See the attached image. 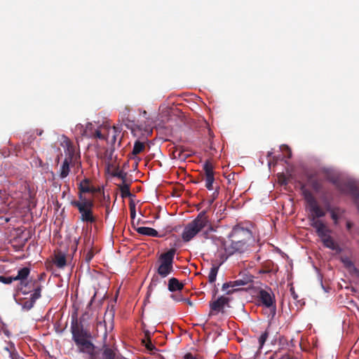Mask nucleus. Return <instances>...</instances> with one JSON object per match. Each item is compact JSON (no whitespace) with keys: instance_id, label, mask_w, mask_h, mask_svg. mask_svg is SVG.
Returning a JSON list of instances; mask_svg holds the SVG:
<instances>
[{"instance_id":"nucleus-1","label":"nucleus","mask_w":359,"mask_h":359,"mask_svg":"<svg viewBox=\"0 0 359 359\" xmlns=\"http://www.w3.org/2000/svg\"><path fill=\"white\" fill-rule=\"evenodd\" d=\"M205 227L212 229V224L207 215V212L203 210L191 222L188 223L182 232V238L184 242H189Z\"/></svg>"},{"instance_id":"nucleus-2","label":"nucleus","mask_w":359,"mask_h":359,"mask_svg":"<svg viewBox=\"0 0 359 359\" xmlns=\"http://www.w3.org/2000/svg\"><path fill=\"white\" fill-rule=\"evenodd\" d=\"M70 205L78 209L80 220L87 224L95 223L97 220L93 214L94 201L93 199L72 200Z\"/></svg>"},{"instance_id":"nucleus-3","label":"nucleus","mask_w":359,"mask_h":359,"mask_svg":"<svg viewBox=\"0 0 359 359\" xmlns=\"http://www.w3.org/2000/svg\"><path fill=\"white\" fill-rule=\"evenodd\" d=\"M302 190L304 198L311 212V215L309 216L310 224L315 221H321L319 218L325 217L326 212L322 209L313 194L306 189L304 185L302 187Z\"/></svg>"},{"instance_id":"nucleus-4","label":"nucleus","mask_w":359,"mask_h":359,"mask_svg":"<svg viewBox=\"0 0 359 359\" xmlns=\"http://www.w3.org/2000/svg\"><path fill=\"white\" fill-rule=\"evenodd\" d=\"M175 253L176 249L171 248L160 255L158 258L160 264L157 269V273L161 277L165 278L173 272V260Z\"/></svg>"},{"instance_id":"nucleus-5","label":"nucleus","mask_w":359,"mask_h":359,"mask_svg":"<svg viewBox=\"0 0 359 359\" xmlns=\"http://www.w3.org/2000/svg\"><path fill=\"white\" fill-rule=\"evenodd\" d=\"M29 273L30 269L29 267H23L18 271V274L15 276L16 281H19L17 285V290L25 294L33 291L34 286L41 285L38 280L28 281L27 278Z\"/></svg>"},{"instance_id":"nucleus-6","label":"nucleus","mask_w":359,"mask_h":359,"mask_svg":"<svg viewBox=\"0 0 359 359\" xmlns=\"http://www.w3.org/2000/svg\"><path fill=\"white\" fill-rule=\"evenodd\" d=\"M257 299L259 304L266 308L272 309L273 313L276 311V299L273 293L269 288L268 290L261 289L257 294Z\"/></svg>"},{"instance_id":"nucleus-7","label":"nucleus","mask_w":359,"mask_h":359,"mask_svg":"<svg viewBox=\"0 0 359 359\" xmlns=\"http://www.w3.org/2000/svg\"><path fill=\"white\" fill-rule=\"evenodd\" d=\"M225 252L227 255H232L236 252L242 253L247 249V242L243 240H233L231 239V243L227 244L223 243Z\"/></svg>"},{"instance_id":"nucleus-8","label":"nucleus","mask_w":359,"mask_h":359,"mask_svg":"<svg viewBox=\"0 0 359 359\" xmlns=\"http://www.w3.org/2000/svg\"><path fill=\"white\" fill-rule=\"evenodd\" d=\"M41 285H37L33 288V293L30 294L29 299H20L18 304L21 305L24 311L30 310L34 305L36 301L41 297Z\"/></svg>"},{"instance_id":"nucleus-9","label":"nucleus","mask_w":359,"mask_h":359,"mask_svg":"<svg viewBox=\"0 0 359 359\" xmlns=\"http://www.w3.org/2000/svg\"><path fill=\"white\" fill-rule=\"evenodd\" d=\"M71 332L72 334V339L76 345L79 344L81 341H84V339H87L90 337L89 332L83 329V326L79 325L77 322L72 323Z\"/></svg>"},{"instance_id":"nucleus-10","label":"nucleus","mask_w":359,"mask_h":359,"mask_svg":"<svg viewBox=\"0 0 359 359\" xmlns=\"http://www.w3.org/2000/svg\"><path fill=\"white\" fill-rule=\"evenodd\" d=\"M80 351L89 355V359H101L100 352L89 339H84L76 345Z\"/></svg>"},{"instance_id":"nucleus-11","label":"nucleus","mask_w":359,"mask_h":359,"mask_svg":"<svg viewBox=\"0 0 359 359\" xmlns=\"http://www.w3.org/2000/svg\"><path fill=\"white\" fill-rule=\"evenodd\" d=\"M101 355V359H124L117 351L114 345L104 344L102 349L97 350Z\"/></svg>"},{"instance_id":"nucleus-12","label":"nucleus","mask_w":359,"mask_h":359,"mask_svg":"<svg viewBox=\"0 0 359 359\" xmlns=\"http://www.w3.org/2000/svg\"><path fill=\"white\" fill-rule=\"evenodd\" d=\"M203 170L205 171V187L208 190H212V184L215 181L213 165L210 161H205L203 165Z\"/></svg>"},{"instance_id":"nucleus-13","label":"nucleus","mask_w":359,"mask_h":359,"mask_svg":"<svg viewBox=\"0 0 359 359\" xmlns=\"http://www.w3.org/2000/svg\"><path fill=\"white\" fill-rule=\"evenodd\" d=\"M310 225L315 229L317 236L321 241L330 235L331 230L323 221H315Z\"/></svg>"},{"instance_id":"nucleus-14","label":"nucleus","mask_w":359,"mask_h":359,"mask_svg":"<svg viewBox=\"0 0 359 359\" xmlns=\"http://www.w3.org/2000/svg\"><path fill=\"white\" fill-rule=\"evenodd\" d=\"M325 207L327 212L330 213L332 219L334 224H337L340 217L345 212V210L340 207H332L330 203L325 199H323Z\"/></svg>"},{"instance_id":"nucleus-15","label":"nucleus","mask_w":359,"mask_h":359,"mask_svg":"<svg viewBox=\"0 0 359 359\" xmlns=\"http://www.w3.org/2000/svg\"><path fill=\"white\" fill-rule=\"evenodd\" d=\"M90 180L88 178H85L79 184V193L78 197L79 200L81 199H88L84 194L86 193H95V188L90 186Z\"/></svg>"},{"instance_id":"nucleus-16","label":"nucleus","mask_w":359,"mask_h":359,"mask_svg":"<svg viewBox=\"0 0 359 359\" xmlns=\"http://www.w3.org/2000/svg\"><path fill=\"white\" fill-rule=\"evenodd\" d=\"M229 236L233 240L240 239L247 242V240L250 239L251 237V232L248 229L242 227H236L233 229Z\"/></svg>"},{"instance_id":"nucleus-17","label":"nucleus","mask_w":359,"mask_h":359,"mask_svg":"<svg viewBox=\"0 0 359 359\" xmlns=\"http://www.w3.org/2000/svg\"><path fill=\"white\" fill-rule=\"evenodd\" d=\"M93 127V124L91 123H88L86 124V128H83V126L81 124H78L76 126V130H79L82 136L90 137L91 136H94L96 138L100 140H103L104 138V135L102 134L101 131L99 130H96L94 134L88 132L89 129H91Z\"/></svg>"},{"instance_id":"nucleus-18","label":"nucleus","mask_w":359,"mask_h":359,"mask_svg":"<svg viewBox=\"0 0 359 359\" xmlns=\"http://www.w3.org/2000/svg\"><path fill=\"white\" fill-rule=\"evenodd\" d=\"M307 182L315 192L322 191L323 188V180L318 177L316 173L309 174L307 175Z\"/></svg>"},{"instance_id":"nucleus-19","label":"nucleus","mask_w":359,"mask_h":359,"mask_svg":"<svg viewBox=\"0 0 359 359\" xmlns=\"http://www.w3.org/2000/svg\"><path fill=\"white\" fill-rule=\"evenodd\" d=\"M229 302V299L228 297L221 296L216 300L210 302V306L212 311L219 312L223 310L224 306L227 304Z\"/></svg>"},{"instance_id":"nucleus-20","label":"nucleus","mask_w":359,"mask_h":359,"mask_svg":"<svg viewBox=\"0 0 359 359\" xmlns=\"http://www.w3.org/2000/svg\"><path fill=\"white\" fill-rule=\"evenodd\" d=\"M170 156L173 159H177L181 161H184L189 156L188 154H185V149L182 147H173L170 149Z\"/></svg>"},{"instance_id":"nucleus-21","label":"nucleus","mask_w":359,"mask_h":359,"mask_svg":"<svg viewBox=\"0 0 359 359\" xmlns=\"http://www.w3.org/2000/svg\"><path fill=\"white\" fill-rule=\"evenodd\" d=\"M114 310L111 307V309H107L104 315L103 322L107 329L109 327V330H111L114 328Z\"/></svg>"},{"instance_id":"nucleus-22","label":"nucleus","mask_w":359,"mask_h":359,"mask_svg":"<svg viewBox=\"0 0 359 359\" xmlns=\"http://www.w3.org/2000/svg\"><path fill=\"white\" fill-rule=\"evenodd\" d=\"M322 243L323 245L332 250H335L337 252H341V248L339 246V245L334 241L332 237L330 235L325 238L323 239Z\"/></svg>"},{"instance_id":"nucleus-23","label":"nucleus","mask_w":359,"mask_h":359,"mask_svg":"<svg viewBox=\"0 0 359 359\" xmlns=\"http://www.w3.org/2000/svg\"><path fill=\"white\" fill-rule=\"evenodd\" d=\"M137 232L140 234L148 236H152V237H161V236L158 234V232L151 227H147V226H140L138 227L136 229Z\"/></svg>"},{"instance_id":"nucleus-24","label":"nucleus","mask_w":359,"mask_h":359,"mask_svg":"<svg viewBox=\"0 0 359 359\" xmlns=\"http://www.w3.org/2000/svg\"><path fill=\"white\" fill-rule=\"evenodd\" d=\"M71 162L69 158H65L60 169L59 176L60 178L64 179L68 176L70 171L69 164Z\"/></svg>"},{"instance_id":"nucleus-25","label":"nucleus","mask_w":359,"mask_h":359,"mask_svg":"<svg viewBox=\"0 0 359 359\" xmlns=\"http://www.w3.org/2000/svg\"><path fill=\"white\" fill-rule=\"evenodd\" d=\"M54 264L57 268L62 269L67 264L66 256L64 253L60 252L55 255Z\"/></svg>"},{"instance_id":"nucleus-26","label":"nucleus","mask_w":359,"mask_h":359,"mask_svg":"<svg viewBox=\"0 0 359 359\" xmlns=\"http://www.w3.org/2000/svg\"><path fill=\"white\" fill-rule=\"evenodd\" d=\"M65 143L66 144V158H69L70 161H72L75 157V147L70 140H67Z\"/></svg>"},{"instance_id":"nucleus-27","label":"nucleus","mask_w":359,"mask_h":359,"mask_svg":"<svg viewBox=\"0 0 359 359\" xmlns=\"http://www.w3.org/2000/svg\"><path fill=\"white\" fill-rule=\"evenodd\" d=\"M184 287V285L180 281L175 278H171L168 280V290L170 292H175L177 290H181Z\"/></svg>"},{"instance_id":"nucleus-28","label":"nucleus","mask_w":359,"mask_h":359,"mask_svg":"<svg viewBox=\"0 0 359 359\" xmlns=\"http://www.w3.org/2000/svg\"><path fill=\"white\" fill-rule=\"evenodd\" d=\"M114 152V149H107L104 152V163L109 169L110 166H112V159H113V155Z\"/></svg>"},{"instance_id":"nucleus-29","label":"nucleus","mask_w":359,"mask_h":359,"mask_svg":"<svg viewBox=\"0 0 359 359\" xmlns=\"http://www.w3.org/2000/svg\"><path fill=\"white\" fill-rule=\"evenodd\" d=\"M219 266L213 264L210 268L209 274H208V281L210 283H215L216 280L217 275L219 271Z\"/></svg>"},{"instance_id":"nucleus-30","label":"nucleus","mask_w":359,"mask_h":359,"mask_svg":"<svg viewBox=\"0 0 359 359\" xmlns=\"http://www.w3.org/2000/svg\"><path fill=\"white\" fill-rule=\"evenodd\" d=\"M144 148H145V144L144 142H142L139 140H136L135 142V144L133 146L132 154L134 156H136V155L140 154L142 151H143Z\"/></svg>"},{"instance_id":"nucleus-31","label":"nucleus","mask_w":359,"mask_h":359,"mask_svg":"<svg viewBox=\"0 0 359 359\" xmlns=\"http://www.w3.org/2000/svg\"><path fill=\"white\" fill-rule=\"evenodd\" d=\"M325 173V178L327 181L330 182L333 184H334L337 188L341 192H344V189L341 187V184L339 183L338 180L336 177L330 175L327 170L324 171Z\"/></svg>"},{"instance_id":"nucleus-32","label":"nucleus","mask_w":359,"mask_h":359,"mask_svg":"<svg viewBox=\"0 0 359 359\" xmlns=\"http://www.w3.org/2000/svg\"><path fill=\"white\" fill-rule=\"evenodd\" d=\"M4 349L9 353L11 359L21 358L13 344H11L9 346L6 347Z\"/></svg>"},{"instance_id":"nucleus-33","label":"nucleus","mask_w":359,"mask_h":359,"mask_svg":"<svg viewBox=\"0 0 359 359\" xmlns=\"http://www.w3.org/2000/svg\"><path fill=\"white\" fill-rule=\"evenodd\" d=\"M145 337H147V342H145L144 339H143L142 343L144 344V346L147 348V349L150 351L156 350L155 346L151 343L149 331L145 332Z\"/></svg>"},{"instance_id":"nucleus-34","label":"nucleus","mask_w":359,"mask_h":359,"mask_svg":"<svg viewBox=\"0 0 359 359\" xmlns=\"http://www.w3.org/2000/svg\"><path fill=\"white\" fill-rule=\"evenodd\" d=\"M121 195L122 198H126L131 196L130 191V186L127 184H123L119 187Z\"/></svg>"},{"instance_id":"nucleus-35","label":"nucleus","mask_w":359,"mask_h":359,"mask_svg":"<svg viewBox=\"0 0 359 359\" xmlns=\"http://www.w3.org/2000/svg\"><path fill=\"white\" fill-rule=\"evenodd\" d=\"M252 281L250 277H247L243 279H238L234 281H232L233 287L243 286L248 285L249 283Z\"/></svg>"},{"instance_id":"nucleus-36","label":"nucleus","mask_w":359,"mask_h":359,"mask_svg":"<svg viewBox=\"0 0 359 359\" xmlns=\"http://www.w3.org/2000/svg\"><path fill=\"white\" fill-rule=\"evenodd\" d=\"M13 281H16L15 276H0V282L4 284L9 285L12 283Z\"/></svg>"},{"instance_id":"nucleus-37","label":"nucleus","mask_w":359,"mask_h":359,"mask_svg":"<svg viewBox=\"0 0 359 359\" xmlns=\"http://www.w3.org/2000/svg\"><path fill=\"white\" fill-rule=\"evenodd\" d=\"M269 332L266 330L263 332L259 338V347L262 348L269 337Z\"/></svg>"},{"instance_id":"nucleus-38","label":"nucleus","mask_w":359,"mask_h":359,"mask_svg":"<svg viewBox=\"0 0 359 359\" xmlns=\"http://www.w3.org/2000/svg\"><path fill=\"white\" fill-rule=\"evenodd\" d=\"M112 175L121 179L123 182L125 181L126 177V173L124 172L123 170H118V168L114 172H113Z\"/></svg>"},{"instance_id":"nucleus-39","label":"nucleus","mask_w":359,"mask_h":359,"mask_svg":"<svg viewBox=\"0 0 359 359\" xmlns=\"http://www.w3.org/2000/svg\"><path fill=\"white\" fill-rule=\"evenodd\" d=\"M273 266V263L272 262H269L265 265V269L260 270V273H271L273 270L272 267Z\"/></svg>"},{"instance_id":"nucleus-40","label":"nucleus","mask_w":359,"mask_h":359,"mask_svg":"<svg viewBox=\"0 0 359 359\" xmlns=\"http://www.w3.org/2000/svg\"><path fill=\"white\" fill-rule=\"evenodd\" d=\"M215 231V229L213 227V226L212 225V229H210L208 227H205L203 231H202V234L201 236L205 238V239H208L210 238V233L211 231Z\"/></svg>"},{"instance_id":"nucleus-41","label":"nucleus","mask_w":359,"mask_h":359,"mask_svg":"<svg viewBox=\"0 0 359 359\" xmlns=\"http://www.w3.org/2000/svg\"><path fill=\"white\" fill-rule=\"evenodd\" d=\"M122 114L126 117V121L133 122L130 119V109L128 107H125L122 111Z\"/></svg>"},{"instance_id":"nucleus-42","label":"nucleus","mask_w":359,"mask_h":359,"mask_svg":"<svg viewBox=\"0 0 359 359\" xmlns=\"http://www.w3.org/2000/svg\"><path fill=\"white\" fill-rule=\"evenodd\" d=\"M129 207H130V217L132 219H134L136 215L135 205L134 203H130L129 205Z\"/></svg>"},{"instance_id":"nucleus-43","label":"nucleus","mask_w":359,"mask_h":359,"mask_svg":"<svg viewBox=\"0 0 359 359\" xmlns=\"http://www.w3.org/2000/svg\"><path fill=\"white\" fill-rule=\"evenodd\" d=\"M182 359H198V355L188 352L182 356Z\"/></svg>"},{"instance_id":"nucleus-44","label":"nucleus","mask_w":359,"mask_h":359,"mask_svg":"<svg viewBox=\"0 0 359 359\" xmlns=\"http://www.w3.org/2000/svg\"><path fill=\"white\" fill-rule=\"evenodd\" d=\"M229 287H232V288H233L232 281H229V282H228V283H224V284H223V285H222V290L226 291V290H227Z\"/></svg>"},{"instance_id":"nucleus-45","label":"nucleus","mask_w":359,"mask_h":359,"mask_svg":"<svg viewBox=\"0 0 359 359\" xmlns=\"http://www.w3.org/2000/svg\"><path fill=\"white\" fill-rule=\"evenodd\" d=\"M283 147H285V149L287 151V157L288 158H290L292 157V151H291L290 148L287 145H283Z\"/></svg>"},{"instance_id":"nucleus-46","label":"nucleus","mask_w":359,"mask_h":359,"mask_svg":"<svg viewBox=\"0 0 359 359\" xmlns=\"http://www.w3.org/2000/svg\"><path fill=\"white\" fill-rule=\"evenodd\" d=\"M171 297L176 302H180V301H184V299L183 298H181L180 297H178L177 295L176 294H172L171 295Z\"/></svg>"},{"instance_id":"nucleus-47","label":"nucleus","mask_w":359,"mask_h":359,"mask_svg":"<svg viewBox=\"0 0 359 359\" xmlns=\"http://www.w3.org/2000/svg\"><path fill=\"white\" fill-rule=\"evenodd\" d=\"M93 257V255L90 253V252H88L87 255H86V260L87 262H89Z\"/></svg>"},{"instance_id":"nucleus-48","label":"nucleus","mask_w":359,"mask_h":359,"mask_svg":"<svg viewBox=\"0 0 359 359\" xmlns=\"http://www.w3.org/2000/svg\"><path fill=\"white\" fill-rule=\"evenodd\" d=\"M352 226H353V223H352V222H351L350 221H348V222H346V228H347V229H348V230H351V229L352 228Z\"/></svg>"},{"instance_id":"nucleus-49","label":"nucleus","mask_w":359,"mask_h":359,"mask_svg":"<svg viewBox=\"0 0 359 359\" xmlns=\"http://www.w3.org/2000/svg\"><path fill=\"white\" fill-rule=\"evenodd\" d=\"M184 302H185L189 306H193V303L189 299H184Z\"/></svg>"},{"instance_id":"nucleus-50","label":"nucleus","mask_w":359,"mask_h":359,"mask_svg":"<svg viewBox=\"0 0 359 359\" xmlns=\"http://www.w3.org/2000/svg\"><path fill=\"white\" fill-rule=\"evenodd\" d=\"M343 262L346 264V265H351V261H349L348 259H343L342 260Z\"/></svg>"},{"instance_id":"nucleus-51","label":"nucleus","mask_w":359,"mask_h":359,"mask_svg":"<svg viewBox=\"0 0 359 359\" xmlns=\"http://www.w3.org/2000/svg\"><path fill=\"white\" fill-rule=\"evenodd\" d=\"M235 291H236V289H232V290H227L226 294H230L233 293Z\"/></svg>"},{"instance_id":"nucleus-52","label":"nucleus","mask_w":359,"mask_h":359,"mask_svg":"<svg viewBox=\"0 0 359 359\" xmlns=\"http://www.w3.org/2000/svg\"><path fill=\"white\" fill-rule=\"evenodd\" d=\"M291 292H292V294L294 297V299H297V295L294 293V291L293 290V289H291Z\"/></svg>"},{"instance_id":"nucleus-53","label":"nucleus","mask_w":359,"mask_h":359,"mask_svg":"<svg viewBox=\"0 0 359 359\" xmlns=\"http://www.w3.org/2000/svg\"><path fill=\"white\" fill-rule=\"evenodd\" d=\"M42 133H43V130H38V129L36 130V134L38 135H41Z\"/></svg>"},{"instance_id":"nucleus-54","label":"nucleus","mask_w":359,"mask_h":359,"mask_svg":"<svg viewBox=\"0 0 359 359\" xmlns=\"http://www.w3.org/2000/svg\"><path fill=\"white\" fill-rule=\"evenodd\" d=\"M143 115H144V116L147 115V111H143Z\"/></svg>"},{"instance_id":"nucleus-55","label":"nucleus","mask_w":359,"mask_h":359,"mask_svg":"<svg viewBox=\"0 0 359 359\" xmlns=\"http://www.w3.org/2000/svg\"><path fill=\"white\" fill-rule=\"evenodd\" d=\"M115 140H116V137H115V136H114V137H113V142H115Z\"/></svg>"},{"instance_id":"nucleus-56","label":"nucleus","mask_w":359,"mask_h":359,"mask_svg":"<svg viewBox=\"0 0 359 359\" xmlns=\"http://www.w3.org/2000/svg\"><path fill=\"white\" fill-rule=\"evenodd\" d=\"M217 292V290H215V293H214V296H215V295H216Z\"/></svg>"}]
</instances>
